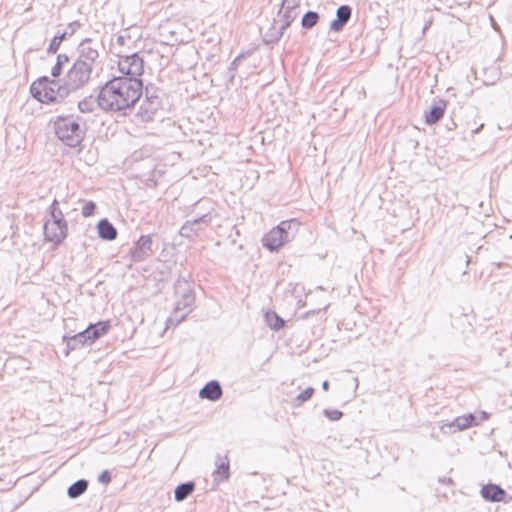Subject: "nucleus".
Returning <instances> with one entry per match:
<instances>
[{
	"instance_id": "6",
	"label": "nucleus",
	"mask_w": 512,
	"mask_h": 512,
	"mask_svg": "<svg viewBox=\"0 0 512 512\" xmlns=\"http://www.w3.org/2000/svg\"><path fill=\"white\" fill-rule=\"evenodd\" d=\"M118 69L123 74L120 78L141 80L139 77L144 72V60L138 53L121 56L118 61Z\"/></svg>"
},
{
	"instance_id": "11",
	"label": "nucleus",
	"mask_w": 512,
	"mask_h": 512,
	"mask_svg": "<svg viewBox=\"0 0 512 512\" xmlns=\"http://www.w3.org/2000/svg\"><path fill=\"white\" fill-rule=\"evenodd\" d=\"M182 287L183 293L181 298L177 301L175 309L186 311V313H190L193 310V305L195 301V297L193 294L192 289H190L187 281L185 280H178L176 284V289L179 290Z\"/></svg>"
},
{
	"instance_id": "20",
	"label": "nucleus",
	"mask_w": 512,
	"mask_h": 512,
	"mask_svg": "<svg viewBox=\"0 0 512 512\" xmlns=\"http://www.w3.org/2000/svg\"><path fill=\"white\" fill-rule=\"evenodd\" d=\"M229 462L228 460L224 459L221 460L220 463L217 465V468L215 470V479L218 481H224L229 478Z\"/></svg>"
},
{
	"instance_id": "4",
	"label": "nucleus",
	"mask_w": 512,
	"mask_h": 512,
	"mask_svg": "<svg viewBox=\"0 0 512 512\" xmlns=\"http://www.w3.org/2000/svg\"><path fill=\"white\" fill-rule=\"evenodd\" d=\"M66 88L67 83L65 81L63 85H60L55 80H49L47 77H43L38 82H34L31 85V93L43 103H56L61 102L73 92L72 89Z\"/></svg>"
},
{
	"instance_id": "26",
	"label": "nucleus",
	"mask_w": 512,
	"mask_h": 512,
	"mask_svg": "<svg viewBox=\"0 0 512 512\" xmlns=\"http://www.w3.org/2000/svg\"><path fill=\"white\" fill-rule=\"evenodd\" d=\"M48 213L50 216L48 220H63L64 218V214L59 207V202L56 199H54L52 204L49 206Z\"/></svg>"
},
{
	"instance_id": "41",
	"label": "nucleus",
	"mask_w": 512,
	"mask_h": 512,
	"mask_svg": "<svg viewBox=\"0 0 512 512\" xmlns=\"http://www.w3.org/2000/svg\"><path fill=\"white\" fill-rule=\"evenodd\" d=\"M464 416L471 417V416H474V415L472 413H468V414H465Z\"/></svg>"
},
{
	"instance_id": "8",
	"label": "nucleus",
	"mask_w": 512,
	"mask_h": 512,
	"mask_svg": "<svg viewBox=\"0 0 512 512\" xmlns=\"http://www.w3.org/2000/svg\"><path fill=\"white\" fill-rule=\"evenodd\" d=\"M298 2L296 0H283L282 5L279 11V16H282L284 19L283 24L281 25L276 40L283 35V32L286 28L290 26V24L297 18L298 16Z\"/></svg>"
},
{
	"instance_id": "14",
	"label": "nucleus",
	"mask_w": 512,
	"mask_h": 512,
	"mask_svg": "<svg viewBox=\"0 0 512 512\" xmlns=\"http://www.w3.org/2000/svg\"><path fill=\"white\" fill-rule=\"evenodd\" d=\"M481 495L488 501L502 502L505 499L506 492L496 484H487L482 487Z\"/></svg>"
},
{
	"instance_id": "5",
	"label": "nucleus",
	"mask_w": 512,
	"mask_h": 512,
	"mask_svg": "<svg viewBox=\"0 0 512 512\" xmlns=\"http://www.w3.org/2000/svg\"><path fill=\"white\" fill-rule=\"evenodd\" d=\"M298 228L299 222L297 220H284L264 235L262 244L271 252L278 251L279 248L295 237Z\"/></svg>"
},
{
	"instance_id": "34",
	"label": "nucleus",
	"mask_w": 512,
	"mask_h": 512,
	"mask_svg": "<svg viewBox=\"0 0 512 512\" xmlns=\"http://www.w3.org/2000/svg\"><path fill=\"white\" fill-rule=\"evenodd\" d=\"M99 481L102 483V484H109L111 482V474L109 471L105 470L103 471L100 476H99Z\"/></svg>"
},
{
	"instance_id": "42",
	"label": "nucleus",
	"mask_w": 512,
	"mask_h": 512,
	"mask_svg": "<svg viewBox=\"0 0 512 512\" xmlns=\"http://www.w3.org/2000/svg\"><path fill=\"white\" fill-rule=\"evenodd\" d=\"M471 424L470 423H467V424H464L463 427H469Z\"/></svg>"
},
{
	"instance_id": "36",
	"label": "nucleus",
	"mask_w": 512,
	"mask_h": 512,
	"mask_svg": "<svg viewBox=\"0 0 512 512\" xmlns=\"http://www.w3.org/2000/svg\"><path fill=\"white\" fill-rule=\"evenodd\" d=\"M240 59H241V56H238L232 61L231 65H230V70H235L237 68V65H238V62L240 61Z\"/></svg>"
},
{
	"instance_id": "1",
	"label": "nucleus",
	"mask_w": 512,
	"mask_h": 512,
	"mask_svg": "<svg viewBox=\"0 0 512 512\" xmlns=\"http://www.w3.org/2000/svg\"><path fill=\"white\" fill-rule=\"evenodd\" d=\"M142 90V80L114 77L100 89L97 103L106 112H122L126 115L140 99Z\"/></svg>"
},
{
	"instance_id": "9",
	"label": "nucleus",
	"mask_w": 512,
	"mask_h": 512,
	"mask_svg": "<svg viewBox=\"0 0 512 512\" xmlns=\"http://www.w3.org/2000/svg\"><path fill=\"white\" fill-rule=\"evenodd\" d=\"M43 229L45 240L56 246L61 244L68 235V225L60 227L49 220L44 222Z\"/></svg>"
},
{
	"instance_id": "28",
	"label": "nucleus",
	"mask_w": 512,
	"mask_h": 512,
	"mask_svg": "<svg viewBox=\"0 0 512 512\" xmlns=\"http://www.w3.org/2000/svg\"><path fill=\"white\" fill-rule=\"evenodd\" d=\"M63 340L67 342V348L69 350H75L84 346L82 339H78V333L72 336L64 335Z\"/></svg>"
},
{
	"instance_id": "3",
	"label": "nucleus",
	"mask_w": 512,
	"mask_h": 512,
	"mask_svg": "<svg viewBox=\"0 0 512 512\" xmlns=\"http://www.w3.org/2000/svg\"><path fill=\"white\" fill-rule=\"evenodd\" d=\"M57 137L69 147H77L85 136V123L80 118L58 117L54 123Z\"/></svg>"
},
{
	"instance_id": "38",
	"label": "nucleus",
	"mask_w": 512,
	"mask_h": 512,
	"mask_svg": "<svg viewBox=\"0 0 512 512\" xmlns=\"http://www.w3.org/2000/svg\"><path fill=\"white\" fill-rule=\"evenodd\" d=\"M322 388H323V390L327 391L329 389V381L325 380L322 383Z\"/></svg>"
},
{
	"instance_id": "15",
	"label": "nucleus",
	"mask_w": 512,
	"mask_h": 512,
	"mask_svg": "<svg viewBox=\"0 0 512 512\" xmlns=\"http://www.w3.org/2000/svg\"><path fill=\"white\" fill-rule=\"evenodd\" d=\"M222 396V388L218 381H209L200 391L199 397L211 401L218 400Z\"/></svg>"
},
{
	"instance_id": "29",
	"label": "nucleus",
	"mask_w": 512,
	"mask_h": 512,
	"mask_svg": "<svg viewBox=\"0 0 512 512\" xmlns=\"http://www.w3.org/2000/svg\"><path fill=\"white\" fill-rule=\"evenodd\" d=\"M314 393V389L312 387H308L305 390H303L301 393H299L295 399H294V405L300 406L307 400H309Z\"/></svg>"
},
{
	"instance_id": "25",
	"label": "nucleus",
	"mask_w": 512,
	"mask_h": 512,
	"mask_svg": "<svg viewBox=\"0 0 512 512\" xmlns=\"http://www.w3.org/2000/svg\"><path fill=\"white\" fill-rule=\"evenodd\" d=\"M188 314L189 313H186V311L177 310L174 308L171 316L167 320V327H169L170 325H178L188 316Z\"/></svg>"
},
{
	"instance_id": "32",
	"label": "nucleus",
	"mask_w": 512,
	"mask_h": 512,
	"mask_svg": "<svg viewBox=\"0 0 512 512\" xmlns=\"http://www.w3.org/2000/svg\"><path fill=\"white\" fill-rule=\"evenodd\" d=\"M142 102H144V103H151V104H152V102L153 103L155 102L156 103V107H160V99H159V97L157 95H155V94H149V89L148 88H146V90H145V99Z\"/></svg>"
},
{
	"instance_id": "21",
	"label": "nucleus",
	"mask_w": 512,
	"mask_h": 512,
	"mask_svg": "<svg viewBox=\"0 0 512 512\" xmlns=\"http://www.w3.org/2000/svg\"><path fill=\"white\" fill-rule=\"evenodd\" d=\"M87 487H88L87 481L79 480L69 487L68 495L71 498H76V497L80 496L81 494H83L87 490Z\"/></svg>"
},
{
	"instance_id": "17",
	"label": "nucleus",
	"mask_w": 512,
	"mask_h": 512,
	"mask_svg": "<svg viewBox=\"0 0 512 512\" xmlns=\"http://www.w3.org/2000/svg\"><path fill=\"white\" fill-rule=\"evenodd\" d=\"M97 227L98 234L102 239L111 241L117 237L116 228L107 219L100 220Z\"/></svg>"
},
{
	"instance_id": "24",
	"label": "nucleus",
	"mask_w": 512,
	"mask_h": 512,
	"mask_svg": "<svg viewBox=\"0 0 512 512\" xmlns=\"http://www.w3.org/2000/svg\"><path fill=\"white\" fill-rule=\"evenodd\" d=\"M68 62H69V57L66 54H59L57 56L55 65L51 69V75L54 78L59 77L62 73L63 66Z\"/></svg>"
},
{
	"instance_id": "7",
	"label": "nucleus",
	"mask_w": 512,
	"mask_h": 512,
	"mask_svg": "<svg viewBox=\"0 0 512 512\" xmlns=\"http://www.w3.org/2000/svg\"><path fill=\"white\" fill-rule=\"evenodd\" d=\"M211 221V213H206L194 220H188L181 226L179 234L182 237L193 239L198 236L200 232L204 231Z\"/></svg>"
},
{
	"instance_id": "37",
	"label": "nucleus",
	"mask_w": 512,
	"mask_h": 512,
	"mask_svg": "<svg viewBox=\"0 0 512 512\" xmlns=\"http://www.w3.org/2000/svg\"><path fill=\"white\" fill-rule=\"evenodd\" d=\"M50 222H52L53 224H56L60 227H62V225H68L67 224V221L65 220V218H63V220H49Z\"/></svg>"
},
{
	"instance_id": "30",
	"label": "nucleus",
	"mask_w": 512,
	"mask_h": 512,
	"mask_svg": "<svg viewBox=\"0 0 512 512\" xmlns=\"http://www.w3.org/2000/svg\"><path fill=\"white\" fill-rule=\"evenodd\" d=\"M78 108L82 113H90L94 110V100L92 97L85 98L78 103Z\"/></svg>"
},
{
	"instance_id": "16",
	"label": "nucleus",
	"mask_w": 512,
	"mask_h": 512,
	"mask_svg": "<svg viewBox=\"0 0 512 512\" xmlns=\"http://www.w3.org/2000/svg\"><path fill=\"white\" fill-rule=\"evenodd\" d=\"M158 109L155 102L152 104L142 102L136 116L141 122H149L154 118Z\"/></svg>"
},
{
	"instance_id": "40",
	"label": "nucleus",
	"mask_w": 512,
	"mask_h": 512,
	"mask_svg": "<svg viewBox=\"0 0 512 512\" xmlns=\"http://www.w3.org/2000/svg\"><path fill=\"white\" fill-rule=\"evenodd\" d=\"M481 416L486 417V416H489V414H487L485 411H483V412L481 413Z\"/></svg>"
},
{
	"instance_id": "33",
	"label": "nucleus",
	"mask_w": 512,
	"mask_h": 512,
	"mask_svg": "<svg viewBox=\"0 0 512 512\" xmlns=\"http://www.w3.org/2000/svg\"><path fill=\"white\" fill-rule=\"evenodd\" d=\"M95 209H96L95 203L93 201H89L82 208V215L84 217H89L94 213Z\"/></svg>"
},
{
	"instance_id": "10",
	"label": "nucleus",
	"mask_w": 512,
	"mask_h": 512,
	"mask_svg": "<svg viewBox=\"0 0 512 512\" xmlns=\"http://www.w3.org/2000/svg\"><path fill=\"white\" fill-rule=\"evenodd\" d=\"M152 239L150 235H142L131 249L130 255L133 261L141 262L152 255Z\"/></svg>"
},
{
	"instance_id": "13",
	"label": "nucleus",
	"mask_w": 512,
	"mask_h": 512,
	"mask_svg": "<svg viewBox=\"0 0 512 512\" xmlns=\"http://www.w3.org/2000/svg\"><path fill=\"white\" fill-rule=\"evenodd\" d=\"M446 107L445 100H437L430 110L425 112V122L429 125L437 123L443 117Z\"/></svg>"
},
{
	"instance_id": "35",
	"label": "nucleus",
	"mask_w": 512,
	"mask_h": 512,
	"mask_svg": "<svg viewBox=\"0 0 512 512\" xmlns=\"http://www.w3.org/2000/svg\"><path fill=\"white\" fill-rule=\"evenodd\" d=\"M324 413H325V416H337V417L343 416V413L338 410H335L332 413H329L328 410H324Z\"/></svg>"
},
{
	"instance_id": "39",
	"label": "nucleus",
	"mask_w": 512,
	"mask_h": 512,
	"mask_svg": "<svg viewBox=\"0 0 512 512\" xmlns=\"http://www.w3.org/2000/svg\"><path fill=\"white\" fill-rule=\"evenodd\" d=\"M117 40H118L119 43H123L124 38L122 36H119Z\"/></svg>"
},
{
	"instance_id": "23",
	"label": "nucleus",
	"mask_w": 512,
	"mask_h": 512,
	"mask_svg": "<svg viewBox=\"0 0 512 512\" xmlns=\"http://www.w3.org/2000/svg\"><path fill=\"white\" fill-rule=\"evenodd\" d=\"M194 490V485L192 483H184L179 485L175 489V499L177 501L184 500L192 491Z\"/></svg>"
},
{
	"instance_id": "27",
	"label": "nucleus",
	"mask_w": 512,
	"mask_h": 512,
	"mask_svg": "<svg viewBox=\"0 0 512 512\" xmlns=\"http://www.w3.org/2000/svg\"><path fill=\"white\" fill-rule=\"evenodd\" d=\"M68 33L67 32H64L60 35H56L52 38L49 46H48V49H47V53L48 54H54L58 51L62 41L67 37Z\"/></svg>"
},
{
	"instance_id": "31",
	"label": "nucleus",
	"mask_w": 512,
	"mask_h": 512,
	"mask_svg": "<svg viewBox=\"0 0 512 512\" xmlns=\"http://www.w3.org/2000/svg\"><path fill=\"white\" fill-rule=\"evenodd\" d=\"M78 339H80V340L82 339V343L84 345H91L94 343V341H92V338H91V332H90L89 327H86L82 331L78 332Z\"/></svg>"
},
{
	"instance_id": "19",
	"label": "nucleus",
	"mask_w": 512,
	"mask_h": 512,
	"mask_svg": "<svg viewBox=\"0 0 512 512\" xmlns=\"http://www.w3.org/2000/svg\"><path fill=\"white\" fill-rule=\"evenodd\" d=\"M266 324L275 331L280 330L285 325V321L274 311L265 313Z\"/></svg>"
},
{
	"instance_id": "22",
	"label": "nucleus",
	"mask_w": 512,
	"mask_h": 512,
	"mask_svg": "<svg viewBox=\"0 0 512 512\" xmlns=\"http://www.w3.org/2000/svg\"><path fill=\"white\" fill-rule=\"evenodd\" d=\"M318 20H319L318 13H316L314 11H308L302 17L301 25L305 29H311L312 27H314L317 24Z\"/></svg>"
},
{
	"instance_id": "18",
	"label": "nucleus",
	"mask_w": 512,
	"mask_h": 512,
	"mask_svg": "<svg viewBox=\"0 0 512 512\" xmlns=\"http://www.w3.org/2000/svg\"><path fill=\"white\" fill-rule=\"evenodd\" d=\"M88 327L91 332L92 341L95 342L109 331L111 325L109 321H100L96 324H90Z\"/></svg>"
},
{
	"instance_id": "12",
	"label": "nucleus",
	"mask_w": 512,
	"mask_h": 512,
	"mask_svg": "<svg viewBox=\"0 0 512 512\" xmlns=\"http://www.w3.org/2000/svg\"><path fill=\"white\" fill-rule=\"evenodd\" d=\"M352 15V9L348 5H341L336 11V19L330 24V29L334 32H340L348 23Z\"/></svg>"
},
{
	"instance_id": "2",
	"label": "nucleus",
	"mask_w": 512,
	"mask_h": 512,
	"mask_svg": "<svg viewBox=\"0 0 512 512\" xmlns=\"http://www.w3.org/2000/svg\"><path fill=\"white\" fill-rule=\"evenodd\" d=\"M99 43L91 38L83 39L77 47V58L66 72V89L73 92L87 86L92 76L101 67Z\"/></svg>"
}]
</instances>
